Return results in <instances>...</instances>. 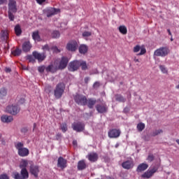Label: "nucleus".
Here are the masks:
<instances>
[{"mask_svg": "<svg viewBox=\"0 0 179 179\" xmlns=\"http://www.w3.org/2000/svg\"><path fill=\"white\" fill-rule=\"evenodd\" d=\"M33 164L31 161H27L26 159H22L20 164V168L21 169L20 174L18 172L13 173V178L14 179H28L29 178V173L27 169L28 165L30 166Z\"/></svg>", "mask_w": 179, "mask_h": 179, "instance_id": "1", "label": "nucleus"}, {"mask_svg": "<svg viewBox=\"0 0 179 179\" xmlns=\"http://www.w3.org/2000/svg\"><path fill=\"white\" fill-rule=\"evenodd\" d=\"M8 16L10 21L15 20V14L17 12V1L15 0H8Z\"/></svg>", "mask_w": 179, "mask_h": 179, "instance_id": "2", "label": "nucleus"}, {"mask_svg": "<svg viewBox=\"0 0 179 179\" xmlns=\"http://www.w3.org/2000/svg\"><path fill=\"white\" fill-rule=\"evenodd\" d=\"M66 85L64 83H58L54 91V96L57 99H61L64 93Z\"/></svg>", "mask_w": 179, "mask_h": 179, "instance_id": "3", "label": "nucleus"}, {"mask_svg": "<svg viewBox=\"0 0 179 179\" xmlns=\"http://www.w3.org/2000/svg\"><path fill=\"white\" fill-rule=\"evenodd\" d=\"M24 144L22 143H17L15 145V148L17 150L18 155L20 157H27L29 155V149L23 148Z\"/></svg>", "mask_w": 179, "mask_h": 179, "instance_id": "4", "label": "nucleus"}, {"mask_svg": "<svg viewBox=\"0 0 179 179\" xmlns=\"http://www.w3.org/2000/svg\"><path fill=\"white\" fill-rule=\"evenodd\" d=\"M75 102L80 106H85L87 105V98L86 96L82 94H76L74 96Z\"/></svg>", "mask_w": 179, "mask_h": 179, "instance_id": "5", "label": "nucleus"}, {"mask_svg": "<svg viewBox=\"0 0 179 179\" xmlns=\"http://www.w3.org/2000/svg\"><path fill=\"white\" fill-rule=\"evenodd\" d=\"M169 52L170 51L168 48H166V47L159 48L157 50L155 51L154 56L164 57L167 56Z\"/></svg>", "mask_w": 179, "mask_h": 179, "instance_id": "6", "label": "nucleus"}, {"mask_svg": "<svg viewBox=\"0 0 179 179\" xmlns=\"http://www.w3.org/2000/svg\"><path fill=\"white\" fill-rule=\"evenodd\" d=\"M71 127L76 132H83L85 129V124L82 122H75L71 124Z\"/></svg>", "mask_w": 179, "mask_h": 179, "instance_id": "7", "label": "nucleus"}, {"mask_svg": "<svg viewBox=\"0 0 179 179\" xmlns=\"http://www.w3.org/2000/svg\"><path fill=\"white\" fill-rule=\"evenodd\" d=\"M69 62V59L68 57H62L59 64H57V69L58 70L65 69L67 67Z\"/></svg>", "mask_w": 179, "mask_h": 179, "instance_id": "8", "label": "nucleus"}, {"mask_svg": "<svg viewBox=\"0 0 179 179\" xmlns=\"http://www.w3.org/2000/svg\"><path fill=\"white\" fill-rule=\"evenodd\" d=\"M108 136L110 138H117L121 136V130L120 129H112L108 132Z\"/></svg>", "mask_w": 179, "mask_h": 179, "instance_id": "9", "label": "nucleus"}, {"mask_svg": "<svg viewBox=\"0 0 179 179\" xmlns=\"http://www.w3.org/2000/svg\"><path fill=\"white\" fill-rule=\"evenodd\" d=\"M6 110V112L13 115H16L17 113H20V108L17 106L12 105L7 106Z\"/></svg>", "mask_w": 179, "mask_h": 179, "instance_id": "10", "label": "nucleus"}, {"mask_svg": "<svg viewBox=\"0 0 179 179\" xmlns=\"http://www.w3.org/2000/svg\"><path fill=\"white\" fill-rule=\"evenodd\" d=\"M29 172L32 174L35 178L38 177V174L40 173V168L38 166H35L34 162L29 166Z\"/></svg>", "mask_w": 179, "mask_h": 179, "instance_id": "11", "label": "nucleus"}, {"mask_svg": "<svg viewBox=\"0 0 179 179\" xmlns=\"http://www.w3.org/2000/svg\"><path fill=\"white\" fill-rule=\"evenodd\" d=\"M80 68V61L75 60L71 62L69 65V71L71 72H75L78 71Z\"/></svg>", "mask_w": 179, "mask_h": 179, "instance_id": "12", "label": "nucleus"}, {"mask_svg": "<svg viewBox=\"0 0 179 179\" xmlns=\"http://www.w3.org/2000/svg\"><path fill=\"white\" fill-rule=\"evenodd\" d=\"M78 47V43L77 41H70V42L66 45V50L71 52H75L76 51Z\"/></svg>", "mask_w": 179, "mask_h": 179, "instance_id": "13", "label": "nucleus"}, {"mask_svg": "<svg viewBox=\"0 0 179 179\" xmlns=\"http://www.w3.org/2000/svg\"><path fill=\"white\" fill-rule=\"evenodd\" d=\"M157 170L158 169L156 167L148 170L143 174L141 175V178L149 179L157 171Z\"/></svg>", "mask_w": 179, "mask_h": 179, "instance_id": "14", "label": "nucleus"}, {"mask_svg": "<svg viewBox=\"0 0 179 179\" xmlns=\"http://www.w3.org/2000/svg\"><path fill=\"white\" fill-rule=\"evenodd\" d=\"M33 57L37 59L38 62H42L46 58V55L45 53H39L38 52H34L32 53Z\"/></svg>", "mask_w": 179, "mask_h": 179, "instance_id": "15", "label": "nucleus"}, {"mask_svg": "<svg viewBox=\"0 0 179 179\" xmlns=\"http://www.w3.org/2000/svg\"><path fill=\"white\" fill-rule=\"evenodd\" d=\"M57 167L64 169L67 167V160L62 157H59L57 160Z\"/></svg>", "mask_w": 179, "mask_h": 179, "instance_id": "16", "label": "nucleus"}, {"mask_svg": "<svg viewBox=\"0 0 179 179\" xmlns=\"http://www.w3.org/2000/svg\"><path fill=\"white\" fill-rule=\"evenodd\" d=\"M134 166L135 164L132 160H127L122 164V166L127 170L132 169Z\"/></svg>", "mask_w": 179, "mask_h": 179, "instance_id": "17", "label": "nucleus"}, {"mask_svg": "<svg viewBox=\"0 0 179 179\" xmlns=\"http://www.w3.org/2000/svg\"><path fill=\"white\" fill-rule=\"evenodd\" d=\"M58 12H59V10L58 8H53L52 7H50L46 10V16L48 17H50L56 15Z\"/></svg>", "mask_w": 179, "mask_h": 179, "instance_id": "18", "label": "nucleus"}, {"mask_svg": "<svg viewBox=\"0 0 179 179\" xmlns=\"http://www.w3.org/2000/svg\"><path fill=\"white\" fill-rule=\"evenodd\" d=\"M32 48V45L29 41H26L24 43H22V51L24 52H28L31 50Z\"/></svg>", "mask_w": 179, "mask_h": 179, "instance_id": "19", "label": "nucleus"}, {"mask_svg": "<svg viewBox=\"0 0 179 179\" xmlns=\"http://www.w3.org/2000/svg\"><path fill=\"white\" fill-rule=\"evenodd\" d=\"M96 109L99 113H107V110L108 109L107 108L106 105L104 104H98L96 106Z\"/></svg>", "mask_w": 179, "mask_h": 179, "instance_id": "20", "label": "nucleus"}, {"mask_svg": "<svg viewBox=\"0 0 179 179\" xmlns=\"http://www.w3.org/2000/svg\"><path fill=\"white\" fill-rule=\"evenodd\" d=\"M87 158L91 162H95L96 161H98L99 159V155L96 152H93V153H90L87 155Z\"/></svg>", "mask_w": 179, "mask_h": 179, "instance_id": "21", "label": "nucleus"}, {"mask_svg": "<svg viewBox=\"0 0 179 179\" xmlns=\"http://www.w3.org/2000/svg\"><path fill=\"white\" fill-rule=\"evenodd\" d=\"M97 101L95 99H87V107L90 109H92L96 105Z\"/></svg>", "mask_w": 179, "mask_h": 179, "instance_id": "22", "label": "nucleus"}, {"mask_svg": "<svg viewBox=\"0 0 179 179\" xmlns=\"http://www.w3.org/2000/svg\"><path fill=\"white\" fill-rule=\"evenodd\" d=\"M1 120L2 122L10 123L13 121V116L2 115L1 117Z\"/></svg>", "mask_w": 179, "mask_h": 179, "instance_id": "23", "label": "nucleus"}, {"mask_svg": "<svg viewBox=\"0 0 179 179\" xmlns=\"http://www.w3.org/2000/svg\"><path fill=\"white\" fill-rule=\"evenodd\" d=\"M31 36L34 41H41V38L39 34V31H34V32H32Z\"/></svg>", "mask_w": 179, "mask_h": 179, "instance_id": "24", "label": "nucleus"}, {"mask_svg": "<svg viewBox=\"0 0 179 179\" xmlns=\"http://www.w3.org/2000/svg\"><path fill=\"white\" fill-rule=\"evenodd\" d=\"M87 168L85 160H81L78 162V169L80 171L84 170Z\"/></svg>", "mask_w": 179, "mask_h": 179, "instance_id": "25", "label": "nucleus"}, {"mask_svg": "<svg viewBox=\"0 0 179 179\" xmlns=\"http://www.w3.org/2000/svg\"><path fill=\"white\" fill-rule=\"evenodd\" d=\"M88 52V46L87 45H80L79 46V52L81 55H85Z\"/></svg>", "mask_w": 179, "mask_h": 179, "instance_id": "26", "label": "nucleus"}, {"mask_svg": "<svg viewBox=\"0 0 179 179\" xmlns=\"http://www.w3.org/2000/svg\"><path fill=\"white\" fill-rule=\"evenodd\" d=\"M148 168V165L147 164L142 163L138 166L136 171L142 172V171L146 170Z\"/></svg>", "mask_w": 179, "mask_h": 179, "instance_id": "27", "label": "nucleus"}, {"mask_svg": "<svg viewBox=\"0 0 179 179\" xmlns=\"http://www.w3.org/2000/svg\"><path fill=\"white\" fill-rule=\"evenodd\" d=\"M1 39L8 43V31H1Z\"/></svg>", "mask_w": 179, "mask_h": 179, "instance_id": "28", "label": "nucleus"}, {"mask_svg": "<svg viewBox=\"0 0 179 179\" xmlns=\"http://www.w3.org/2000/svg\"><path fill=\"white\" fill-rule=\"evenodd\" d=\"M57 66H56L55 68L54 67L53 65H49L48 67H46L45 71L47 72H51L52 73H55L57 71Z\"/></svg>", "mask_w": 179, "mask_h": 179, "instance_id": "29", "label": "nucleus"}, {"mask_svg": "<svg viewBox=\"0 0 179 179\" xmlns=\"http://www.w3.org/2000/svg\"><path fill=\"white\" fill-rule=\"evenodd\" d=\"M14 30H15V35L17 36H20L22 33V28H21L20 25H19V24L15 25Z\"/></svg>", "mask_w": 179, "mask_h": 179, "instance_id": "30", "label": "nucleus"}, {"mask_svg": "<svg viewBox=\"0 0 179 179\" xmlns=\"http://www.w3.org/2000/svg\"><path fill=\"white\" fill-rule=\"evenodd\" d=\"M115 96L116 101L118 102L124 103L127 101V99L124 98L121 94H116Z\"/></svg>", "mask_w": 179, "mask_h": 179, "instance_id": "31", "label": "nucleus"}, {"mask_svg": "<svg viewBox=\"0 0 179 179\" xmlns=\"http://www.w3.org/2000/svg\"><path fill=\"white\" fill-rule=\"evenodd\" d=\"M80 67L83 71L88 70V66L85 61H80Z\"/></svg>", "mask_w": 179, "mask_h": 179, "instance_id": "32", "label": "nucleus"}, {"mask_svg": "<svg viewBox=\"0 0 179 179\" xmlns=\"http://www.w3.org/2000/svg\"><path fill=\"white\" fill-rule=\"evenodd\" d=\"M119 31L122 34L126 35L127 33H128V29H127V27H125V25H120V27H119Z\"/></svg>", "mask_w": 179, "mask_h": 179, "instance_id": "33", "label": "nucleus"}, {"mask_svg": "<svg viewBox=\"0 0 179 179\" xmlns=\"http://www.w3.org/2000/svg\"><path fill=\"white\" fill-rule=\"evenodd\" d=\"M11 54L15 56H20L22 54V50L17 48L15 50L11 52Z\"/></svg>", "mask_w": 179, "mask_h": 179, "instance_id": "34", "label": "nucleus"}, {"mask_svg": "<svg viewBox=\"0 0 179 179\" xmlns=\"http://www.w3.org/2000/svg\"><path fill=\"white\" fill-rule=\"evenodd\" d=\"M8 94V90L6 87H2L0 89V95L3 97L6 96Z\"/></svg>", "mask_w": 179, "mask_h": 179, "instance_id": "35", "label": "nucleus"}, {"mask_svg": "<svg viewBox=\"0 0 179 179\" xmlns=\"http://www.w3.org/2000/svg\"><path fill=\"white\" fill-rule=\"evenodd\" d=\"M60 128L62 132L66 133L68 131V126L66 123L60 124Z\"/></svg>", "mask_w": 179, "mask_h": 179, "instance_id": "36", "label": "nucleus"}, {"mask_svg": "<svg viewBox=\"0 0 179 179\" xmlns=\"http://www.w3.org/2000/svg\"><path fill=\"white\" fill-rule=\"evenodd\" d=\"M52 37L53 38H58L60 37V32L59 31H53L52 33Z\"/></svg>", "mask_w": 179, "mask_h": 179, "instance_id": "37", "label": "nucleus"}, {"mask_svg": "<svg viewBox=\"0 0 179 179\" xmlns=\"http://www.w3.org/2000/svg\"><path fill=\"white\" fill-rule=\"evenodd\" d=\"M137 129L138 130V131H143V129H145V124H143L142 122L138 124H137Z\"/></svg>", "mask_w": 179, "mask_h": 179, "instance_id": "38", "label": "nucleus"}, {"mask_svg": "<svg viewBox=\"0 0 179 179\" xmlns=\"http://www.w3.org/2000/svg\"><path fill=\"white\" fill-rule=\"evenodd\" d=\"M162 133H163V131L162 129L155 130L152 133L151 136H156Z\"/></svg>", "mask_w": 179, "mask_h": 179, "instance_id": "39", "label": "nucleus"}, {"mask_svg": "<svg viewBox=\"0 0 179 179\" xmlns=\"http://www.w3.org/2000/svg\"><path fill=\"white\" fill-rule=\"evenodd\" d=\"M149 162H152L155 160L154 155L150 153L146 159Z\"/></svg>", "mask_w": 179, "mask_h": 179, "instance_id": "40", "label": "nucleus"}, {"mask_svg": "<svg viewBox=\"0 0 179 179\" xmlns=\"http://www.w3.org/2000/svg\"><path fill=\"white\" fill-rule=\"evenodd\" d=\"M159 69L164 74H166L168 73L167 69L163 65L159 66Z\"/></svg>", "mask_w": 179, "mask_h": 179, "instance_id": "41", "label": "nucleus"}, {"mask_svg": "<svg viewBox=\"0 0 179 179\" xmlns=\"http://www.w3.org/2000/svg\"><path fill=\"white\" fill-rule=\"evenodd\" d=\"M51 50L53 51L54 53H59L61 50H59L57 46H52Z\"/></svg>", "mask_w": 179, "mask_h": 179, "instance_id": "42", "label": "nucleus"}, {"mask_svg": "<svg viewBox=\"0 0 179 179\" xmlns=\"http://www.w3.org/2000/svg\"><path fill=\"white\" fill-rule=\"evenodd\" d=\"M62 134L61 133H58L55 136L54 140H55V141H62Z\"/></svg>", "mask_w": 179, "mask_h": 179, "instance_id": "43", "label": "nucleus"}, {"mask_svg": "<svg viewBox=\"0 0 179 179\" xmlns=\"http://www.w3.org/2000/svg\"><path fill=\"white\" fill-rule=\"evenodd\" d=\"M92 36V32H90L89 31H85L84 33H83V37H90Z\"/></svg>", "mask_w": 179, "mask_h": 179, "instance_id": "44", "label": "nucleus"}, {"mask_svg": "<svg viewBox=\"0 0 179 179\" xmlns=\"http://www.w3.org/2000/svg\"><path fill=\"white\" fill-rule=\"evenodd\" d=\"M45 92H46L47 93H48V94L51 93L52 91V86L48 85V86L45 87Z\"/></svg>", "mask_w": 179, "mask_h": 179, "instance_id": "45", "label": "nucleus"}, {"mask_svg": "<svg viewBox=\"0 0 179 179\" xmlns=\"http://www.w3.org/2000/svg\"><path fill=\"white\" fill-rule=\"evenodd\" d=\"M45 70V66H39V67L38 68V72L41 73H44Z\"/></svg>", "mask_w": 179, "mask_h": 179, "instance_id": "46", "label": "nucleus"}, {"mask_svg": "<svg viewBox=\"0 0 179 179\" xmlns=\"http://www.w3.org/2000/svg\"><path fill=\"white\" fill-rule=\"evenodd\" d=\"M43 50L45 51V50H48V51H50L51 50V48H50L49 45H44L42 48Z\"/></svg>", "mask_w": 179, "mask_h": 179, "instance_id": "47", "label": "nucleus"}, {"mask_svg": "<svg viewBox=\"0 0 179 179\" xmlns=\"http://www.w3.org/2000/svg\"><path fill=\"white\" fill-rule=\"evenodd\" d=\"M139 50H141V46H139V45H136V46L134 48V52H138Z\"/></svg>", "mask_w": 179, "mask_h": 179, "instance_id": "48", "label": "nucleus"}, {"mask_svg": "<svg viewBox=\"0 0 179 179\" xmlns=\"http://www.w3.org/2000/svg\"><path fill=\"white\" fill-rule=\"evenodd\" d=\"M0 179H10V178L6 174H2L0 176Z\"/></svg>", "mask_w": 179, "mask_h": 179, "instance_id": "49", "label": "nucleus"}, {"mask_svg": "<svg viewBox=\"0 0 179 179\" xmlns=\"http://www.w3.org/2000/svg\"><path fill=\"white\" fill-rule=\"evenodd\" d=\"M27 59L29 60V62H32V63L35 62V59L32 56H28Z\"/></svg>", "mask_w": 179, "mask_h": 179, "instance_id": "50", "label": "nucleus"}, {"mask_svg": "<svg viewBox=\"0 0 179 179\" xmlns=\"http://www.w3.org/2000/svg\"><path fill=\"white\" fill-rule=\"evenodd\" d=\"M36 3L39 5H43L46 2V0H36Z\"/></svg>", "mask_w": 179, "mask_h": 179, "instance_id": "51", "label": "nucleus"}, {"mask_svg": "<svg viewBox=\"0 0 179 179\" xmlns=\"http://www.w3.org/2000/svg\"><path fill=\"white\" fill-rule=\"evenodd\" d=\"M100 87V83L96 82L93 85V88H99Z\"/></svg>", "mask_w": 179, "mask_h": 179, "instance_id": "52", "label": "nucleus"}, {"mask_svg": "<svg viewBox=\"0 0 179 179\" xmlns=\"http://www.w3.org/2000/svg\"><path fill=\"white\" fill-rule=\"evenodd\" d=\"M145 52H146V50L145 48H142V49L141 50V52L138 54V55H145Z\"/></svg>", "mask_w": 179, "mask_h": 179, "instance_id": "53", "label": "nucleus"}, {"mask_svg": "<svg viewBox=\"0 0 179 179\" xmlns=\"http://www.w3.org/2000/svg\"><path fill=\"white\" fill-rule=\"evenodd\" d=\"M21 132L24 133V134H26V133L28 132V129L27 127L22 128Z\"/></svg>", "mask_w": 179, "mask_h": 179, "instance_id": "54", "label": "nucleus"}, {"mask_svg": "<svg viewBox=\"0 0 179 179\" xmlns=\"http://www.w3.org/2000/svg\"><path fill=\"white\" fill-rule=\"evenodd\" d=\"M90 80V78H89V77L85 78V79H84L85 83L86 85H87L89 83Z\"/></svg>", "mask_w": 179, "mask_h": 179, "instance_id": "55", "label": "nucleus"}, {"mask_svg": "<svg viewBox=\"0 0 179 179\" xmlns=\"http://www.w3.org/2000/svg\"><path fill=\"white\" fill-rule=\"evenodd\" d=\"M12 71L10 68H6L5 69V72L6 73H10Z\"/></svg>", "mask_w": 179, "mask_h": 179, "instance_id": "56", "label": "nucleus"}, {"mask_svg": "<svg viewBox=\"0 0 179 179\" xmlns=\"http://www.w3.org/2000/svg\"><path fill=\"white\" fill-rule=\"evenodd\" d=\"M8 0H0V5H3L6 3Z\"/></svg>", "mask_w": 179, "mask_h": 179, "instance_id": "57", "label": "nucleus"}, {"mask_svg": "<svg viewBox=\"0 0 179 179\" xmlns=\"http://www.w3.org/2000/svg\"><path fill=\"white\" fill-rule=\"evenodd\" d=\"M73 146L77 147L78 146V141L76 140H74L73 141Z\"/></svg>", "mask_w": 179, "mask_h": 179, "instance_id": "58", "label": "nucleus"}, {"mask_svg": "<svg viewBox=\"0 0 179 179\" xmlns=\"http://www.w3.org/2000/svg\"><path fill=\"white\" fill-rule=\"evenodd\" d=\"M167 31H168L169 34L172 36V34H171L170 29H167Z\"/></svg>", "mask_w": 179, "mask_h": 179, "instance_id": "59", "label": "nucleus"}, {"mask_svg": "<svg viewBox=\"0 0 179 179\" xmlns=\"http://www.w3.org/2000/svg\"><path fill=\"white\" fill-rule=\"evenodd\" d=\"M134 61L135 62H139V59H136V58H135V59H134Z\"/></svg>", "mask_w": 179, "mask_h": 179, "instance_id": "60", "label": "nucleus"}, {"mask_svg": "<svg viewBox=\"0 0 179 179\" xmlns=\"http://www.w3.org/2000/svg\"><path fill=\"white\" fill-rule=\"evenodd\" d=\"M176 141L179 145V139H177Z\"/></svg>", "mask_w": 179, "mask_h": 179, "instance_id": "61", "label": "nucleus"}, {"mask_svg": "<svg viewBox=\"0 0 179 179\" xmlns=\"http://www.w3.org/2000/svg\"><path fill=\"white\" fill-rule=\"evenodd\" d=\"M36 124L34 123V128H36Z\"/></svg>", "mask_w": 179, "mask_h": 179, "instance_id": "62", "label": "nucleus"}, {"mask_svg": "<svg viewBox=\"0 0 179 179\" xmlns=\"http://www.w3.org/2000/svg\"><path fill=\"white\" fill-rule=\"evenodd\" d=\"M176 89L179 90V85L176 87Z\"/></svg>", "mask_w": 179, "mask_h": 179, "instance_id": "63", "label": "nucleus"}, {"mask_svg": "<svg viewBox=\"0 0 179 179\" xmlns=\"http://www.w3.org/2000/svg\"><path fill=\"white\" fill-rule=\"evenodd\" d=\"M171 41H173V39L172 36L171 38Z\"/></svg>", "mask_w": 179, "mask_h": 179, "instance_id": "64", "label": "nucleus"}]
</instances>
